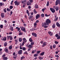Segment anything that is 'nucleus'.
Here are the masks:
<instances>
[{
  "mask_svg": "<svg viewBox=\"0 0 60 60\" xmlns=\"http://www.w3.org/2000/svg\"><path fill=\"white\" fill-rule=\"evenodd\" d=\"M47 25H49V23H51V21L49 19H47L45 21Z\"/></svg>",
  "mask_w": 60,
  "mask_h": 60,
  "instance_id": "nucleus-1",
  "label": "nucleus"
},
{
  "mask_svg": "<svg viewBox=\"0 0 60 60\" xmlns=\"http://www.w3.org/2000/svg\"><path fill=\"white\" fill-rule=\"evenodd\" d=\"M15 4V5H19L20 2H18L17 1H15L14 2Z\"/></svg>",
  "mask_w": 60,
  "mask_h": 60,
  "instance_id": "nucleus-2",
  "label": "nucleus"
},
{
  "mask_svg": "<svg viewBox=\"0 0 60 60\" xmlns=\"http://www.w3.org/2000/svg\"><path fill=\"white\" fill-rule=\"evenodd\" d=\"M50 10L52 13H54L55 12V10L53 8H50Z\"/></svg>",
  "mask_w": 60,
  "mask_h": 60,
  "instance_id": "nucleus-3",
  "label": "nucleus"
},
{
  "mask_svg": "<svg viewBox=\"0 0 60 60\" xmlns=\"http://www.w3.org/2000/svg\"><path fill=\"white\" fill-rule=\"evenodd\" d=\"M20 28H21V30L22 31H25V30H26V28H25V27H23L21 26H20Z\"/></svg>",
  "mask_w": 60,
  "mask_h": 60,
  "instance_id": "nucleus-4",
  "label": "nucleus"
},
{
  "mask_svg": "<svg viewBox=\"0 0 60 60\" xmlns=\"http://www.w3.org/2000/svg\"><path fill=\"white\" fill-rule=\"evenodd\" d=\"M56 5H57L58 4H60V0H57L56 3Z\"/></svg>",
  "mask_w": 60,
  "mask_h": 60,
  "instance_id": "nucleus-5",
  "label": "nucleus"
},
{
  "mask_svg": "<svg viewBox=\"0 0 60 60\" xmlns=\"http://www.w3.org/2000/svg\"><path fill=\"white\" fill-rule=\"evenodd\" d=\"M1 40L4 41H5L6 40V37H4L3 38H1Z\"/></svg>",
  "mask_w": 60,
  "mask_h": 60,
  "instance_id": "nucleus-6",
  "label": "nucleus"
},
{
  "mask_svg": "<svg viewBox=\"0 0 60 60\" xmlns=\"http://www.w3.org/2000/svg\"><path fill=\"white\" fill-rule=\"evenodd\" d=\"M27 1L26 0H24L22 2V3L23 4H26Z\"/></svg>",
  "mask_w": 60,
  "mask_h": 60,
  "instance_id": "nucleus-7",
  "label": "nucleus"
},
{
  "mask_svg": "<svg viewBox=\"0 0 60 60\" xmlns=\"http://www.w3.org/2000/svg\"><path fill=\"white\" fill-rule=\"evenodd\" d=\"M47 45V42H44L43 43V45H42V47H44L45 46Z\"/></svg>",
  "mask_w": 60,
  "mask_h": 60,
  "instance_id": "nucleus-8",
  "label": "nucleus"
},
{
  "mask_svg": "<svg viewBox=\"0 0 60 60\" xmlns=\"http://www.w3.org/2000/svg\"><path fill=\"white\" fill-rule=\"evenodd\" d=\"M32 34L33 36H34V37H37V34L35 33H32Z\"/></svg>",
  "mask_w": 60,
  "mask_h": 60,
  "instance_id": "nucleus-9",
  "label": "nucleus"
},
{
  "mask_svg": "<svg viewBox=\"0 0 60 60\" xmlns=\"http://www.w3.org/2000/svg\"><path fill=\"white\" fill-rule=\"evenodd\" d=\"M1 16L2 18H4L5 17L4 16V13H2L1 14Z\"/></svg>",
  "mask_w": 60,
  "mask_h": 60,
  "instance_id": "nucleus-10",
  "label": "nucleus"
},
{
  "mask_svg": "<svg viewBox=\"0 0 60 60\" xmlns=\"http://www.w3.org/2000/svg\"><path fill=\"white\" fill-rule=\"evenodd\" d=\"M47 26V24L45 22H44V23H42V26L44 27L45 26Z\"/></svg>",
  "mask_w": 60,
  "mask_h": 60,
  "instance_id": "nucleus-11",
  "label": "nucleus"
},
{
  "mask_svg": "<svg viewBox=\"0 0 60 60\" xmlns=\"http://www.w3.org/2000/svg\"><path fill=\"white\" fill-rule=\"evenodd\" d=\"M27 5H31V4H31L30 2V3L29 1L27 2Z\"/></svg>",
  "mask_w": 60,
  "mask_h": 60,
  "instance_id": "nucleus-12",
  "label": "nucleus"
},
{
  "mask_svg": "<svg viewBox=\"0 0 60 60\" xmlns=\"http://www.w3.org/2000/svg\"><path fill=\"white\" fill-rule=\"evenodd\" d=\"M22 50H20L18 52V54L19 55H21L22 54Z\"/></svg>",
  "mask_w": 60,
  "mask_h": 60,
  "instance_id": "nucleus-13",
  "label": "nucleus"
},
{
  "mask_svg": "<svg viewBox=\"0 0 60 60\" xmlns=\"http://www.w3.org/2000/svg\"><path fill=\"white\" fill-rule=\"evenodd\" d=\"M33 47V46L31 45H29L28 46V47L29 48H32Z\"/></svg>",
  "mask_w": 60,
  "mask_h": 60,
  "instance_id": "nucleus-14",
  "label": "nucleus"
},
{
  "mask_svg": "<svg viewBox=\"0 0 60 60\" xmlns=\"http://www.w3.org/2000/svg\"><path fill=\"white\" fill-rule=\"evenodd\" d=\"M40 17V16L39 15H37L36 16V19H38V18H39Z\"/></svg>",
  "mask_w": 60,
  "mask_h": 60,
  "instance_id": "nucleus-15",
  "label": "nucleus"
},
{
  "mask_svg": "<svg viewBox=\"0 0 60 60\" xmlns=\"http://www.w3.org/2000/svg\"><path fill=\"white\" fill-rule=\"evenodd\" d=\"M56 25L57 26H58V27H60V24H59V23L57 22L56 23Z\"/></svg>",
  "mask_w": 60,
  "mask_h": 60,
  "instance_id": "nucleus-16",
  "label": "nucleus"
},
{
  "mask_svg": "<svg viewBox=\"0 0 60 60\" xmlns=\"http://www.w3.org/2000/svg\"><path fill=\"white\" fill-rule=\"evenodd\" d=\"M19 41L20 42H21L22 41V38H19Z\"/></svg>",
  "mask_w": 60,
  "mask_h": 60,
  "instance_id": "nucleus-17",
  "label": "nucleus"
},
{
  "mask_svg": "<svg viewBox=\"0 0 60 60\" xmlns=\"http://www.w3.org/2000/svg\"><path fill=\"white\" fill-rule=\"evenodd\" d=\"M23 42L25 43L26 42V40L25 38H23Z\"/></svg>",
  "mask_w": 60,
  "mask_h": 60,
  "instance_id": "nucleus-18",
  "label": "nucleus"
},
{
  "mask_svg": "<svg viewBox=\"0 0 60 60\" xmlns=\"http://www.w3.org/2000/svg\"><path fill=\"white\" fill-rule=\"evenodd\" d=\"M4 51H5V52H8V49H7L6 48H5L4 49Z\"/></svg>",
  "mask_w": 60,
  "mask_h": 60,
  "instance_id": "nucleus-19",
  "label": "nucleus"
},
{
  "mask_svg": "<svg viewBox=\"0 0 60 60\" xmlns=\"http://www.w3.org/2000/svg\"><path fill=\"white\" fill-rule=\"evenodd\" d=\"M37 26V23H36V22H35L34 23V27H35V28H36V27Z\"/></svg>",
  "mask_w": 60,
  "mask_h": 60,
  "instance_id": "nucleus-20",
  "label": "nucleus"
},
{
  "mask_svg": "<svg viewBox=\"0 0 60 60\" xmlns=\"http://www.w3.org/2000/svg\"><path fill=\"white\" fill-rule=\"evenodd\" d=\"M38 5L37 4H36L35 6V8H36V9L38 8Z\"/></svg>",
  "mask_w": 60,
  "mask_h": 60,
  "instance_id": "nucleus-21",
  "label": "nucleus"
},
{
  "mask_svg": "<svg viewBox=\"0 0 60 60\" xmlns=\"http://www.w3.org/2000/svg\"><path fill=\"white\" fill-rule=\"evenodd\" d=\"M3 59L4 60H7L8 59V58L7 57H4L3 58Z\"/></svg>",
  "mask_w": 60,
  "mask_h": 60,
  "instance_id": "nucleus-22",
  "label": "nucleus"
},
{
  "mask_svg": "<svg viewBox=\"0 0 60 60\" xmlns=\"http://www.w3.org/2000/svg\"><path fill=\"white\" fill-rule=\"evenodd\" d=\"M36 51L35 50H32V54H34V53H35Z\"/></svg>",
  "mask_w": 60,
  "mask_h": 60,
  "instance_id": "nucleus-23",
  "label": "nucleus"
},
{
  "mask_svg": "<svg viewBox=\"0 0 60 60\" xmlns=\"http://www.w3.org/2000/svg\"><path fill=\"white\" fill-rule=\"evenodd\" d=\"M55 27H56V25L55 24H54L52 26V28H55Z\"/></svg>",
  "mask_w": 60,
  "mask_h": 60,
  "instance_id": "nucleus-24",
  "label": "nucleus"
},
{
  "mask_svg": "<svg viewBox=\"0 0 60 60\" xmlns=\"http://www.w3.org/2000/svg\"><path fill=\"white\" fill-rule=\"evenodd\" d=\"M34 14H36L37 13V11H36L35 10V9H34Z\"/></svg>",
  "mask_w": 60,
  "mask_h": 60,
  "instance_id": "nucleus-25",
  "label": "nucleus"
},
{
  "mask_svg": "<svg viewBox=\"0 0 60 60\" xmlns=\"http://www.w3.org/2000/svg\"><path fill=\"white\" fill-rule=\"evenodd\" d=\"M59 9V7L57 6H56V10L57 11Z\"/></svg>",
  "mask_w": 60,
  "mask_h": 60,
  "instance_id": "nucleus-26",
  "label": "nucleus"
},
{
  "mask_svg": "<svg viewBox=\"0 0 60 60\" xmlns=\"http://www.w3.org/2000/svg\"><path fill=\"white\" fill-rule=\"evenodd\" d=\"M32 17H33V16H30L29 17V19H32Z\"/></svg>",
  "mask_w": 60,
  "mask_h": 60,
  "instance_id": "nucleus-27",
  "label": "nucleus"
},
{
  "mask_svg": "<svg viewBox=\"0 0 60 60\" xmlns=\"http://www.w3.org/2000/svg\"><path fill=\"white\" fill-rule=\"evenodd\" d=\"M7 45V43L6 42L4 43V46L5 47Z\"/></svg>",
  "mask_w": 60,
  "mask_h": 60,
  "instance_id": "nucleus-28",
  "label": "nucleus"
},
{
  "mask_svg": "<svg viewBox=\"0 0 60 60\" xmlns=\"http://www.w3.org/2000/svg\"><path fill=\"white\" fill-rule=\"evenodd\" d=\"M45 52H42L41 54L40 55L41 56H43L44 54V53Z\"/></svg>",
  "mask_w": 60,
  "mask_h": 60,
  "instance_id": "nucleus-29",
  "label": "nucleus"
},
{
  "mask_svg": "<svg viewBox=\"0 0 60 60\" xmlns=\"http://www.w3.org/2000/svg\"><path fill=\"white\" fill-rule=\"evenodd\" d=\"M29 41L30 42H32L33 41V40L32 39V38H30L29 39Z\"/></svg>",
  "mask_w": 60,
  "mask_h": 60,
  "instance_id": "nucleus-30",
  "label": "nucleus"
},
{
  "mask_svg": "<svg viewBox=\"0 0 60 60\" xmlns=\"http://www.w3.org/2000/svg\"><path fill=\"white\" fill-rule=\"evenodd\" d=\"M10 30H11V31H12L13 30H14V29H13V27H11V28H10Z\"/></svg>",
  "mask_w": 60,
  "mask_h": 60,
  "instance_id": "nucleus-31",
  "label": "nucleus"
},
{
  "mask_svg": "<svg viewBox=\"0 0 60 60\" xmlns=\"http://www.w3.org/2000/svg\"><path fill=\"white\" fill-rule=\"evenodd\" d=\"M13 56H17V54H16V53H15V52H14L13 53Z\"/></svg>",
  "mask_w": 60,
  "mask_h": 60,
  "instance_id": "nucleus-32",
  "label": "nucleus"
},
{
  "mask_svg": "<svg viewBox=\"0 0 60 60\" xmlns=\"http://www.w3.org/2000/svg\"><path fill=\"white\" fill-rule=\"evenodd\" d=\"M12 39H13V38H12V37L11 35L10 37V40H12Z\"/></svg>",
  "mask_w": 60,
  "mask_h": 60,
  "instance_id": "nucleus-33",
  "label": "nucleus"
},
{
  "mask_svg": "<svg viewBox=\"0 0 60 60\" xmlns=\"http://www.w3.org/2000/svg\"><path fill=\"white\" fill-rule=\"evenodd\" d=\"M4 12L6 13L7 12V11L6 10V8H4Z\"/></svg>",
  "mask_w": 60,
  "mask_h": 60,
  "instance_id": "nucleus-34",
  "label": "nucleus"
},
{
  "mask_svg": "<svg viewBox=\"0 0 60 60\" xmlns=\"http://www.w3.org/2000/svg\"><path fill=\"white\" fill-rule=\"evenodd\" d=\"M38 55L37 54H34V57H36V56H38Z\"/></svg>",
  "mask_w": 60,
  "mask_h": 60,
  "instance_id": "nucleus-35",
  "label": "nucleus"
},
{
  "mask_svg": "<svg viewBox=\"0 0 60 60\" xmlns=\"http://www.w3.org/2000/svg\"><path fill=\"white\" fill-rule=\"evenodd\" d=\"M24 58H25V57L24 56H22L21 57V60H22V59H24Z\"/></svg>",
  "mask_w": 60,
  "mask_h": 60,
  "instance_id": "nucleus-36",
  "label": "nucleus"
},
{
  "mask_svg": "<svg viewBox=\"0 0 60 60\" xmlns=\"http://www.w3.org/2000/svg\"><path fill=\"white\" fill-rule=\"evenodd\" d=\"M56 45H53L52 47L53 48H56Z\"/></svg>",
  "mask_w": 60,
  "mask_h": 60,
  "instance_id": "nucleus-37",
  "label": "nucleus"
},
{
  "mask_svg": "<svg viewBox=\"0 0 60 60\" xmlns=\"http://www.w3.org/2000/svg\"><path fill=\"white\" fill-rule=\"evenodd\" d=\"M46 9H47L46 8H43L42 9V11L43 12H44V11L45 10H46Z\"/></svg>",
  "mask_w": 60,
  "mask_h": 60,
  "instance_id": "nucleus-38",
  "label": "nucleus"
},
{
  "mask_svg": "<svg viewBox=\"0 0 60 60\" xmlns=\"http://www.w3.org/2000/svg\"><path fill=\"white\" fill-rule=\"evenodd\" d=\"M34 42H31V45H34Z\"/></svg>",
  "mask_w": 60,
  "mask_h": 60,
  "instance_id": "nucleus-39",
  "label": "nucleus"
},
{
  "mask_svg": "<svg viewBox=\"0 0 60 60\" xmlns=\"http://www.w3.org/2000/svg\"><path fill=\"white\" fill-rule=\"evenodd\" d=\"M50 15H47V14H45V16L46 17H49V16H50Z\"/></svg>",
  "mask_w": 60,
  "mask_h": 60,
  "instance_id": "nucleus-40",
  "label": "nucleus"
},
{
  "mask_svg": "<svg viewBox=\"0 0 60 60\" xmlns=\"http://www.w3.org/2000/svg\"><path fill=\"white\" fill-rule=\"evenodd\" d=\"M9 49H12V46H10L9 47Z\"/></svg>",
  "mask_w": 60,
  "mask_h": 60,
  "instance_id": "nucleus-41",
  "label": "nucleus"
},
{
  "mask_svg": "<svg viewBox=\"0 0 60 60\" xmlns=\"http://www.w3.org/2000/svg\"><path fill=\"white\" fill-rule=\"evenodd\" d=\"M39 58L40 60H41V59H43V58H42V57L41 56H40L39 57Z\"/></svg>",
  "mask_w": 60,
  "mask_h": 60,
  "instance_id": "nucleus-42",
  "label": "nucleus"
},
{
  "mask_svg": "<svg viewBox=\"0 0 60 60\" xmlns=\"http://www.w3.org/2000/svg\"><path fill=\"white\" fill-rule=\"evenodd\" d=\"M0 27L1 28H3V25H1L0 26Z\"/></svg>",
  "mask_w": 60,
  "mask_h": 60,
  "instance_id": "nucleus-43",
  "label": "nucleus"
},
{
  "mask_svg": "<svg viewBox=\"0 0 60 60\" xmlns=\"http://www.w3.org/2000/svg\"><path fill=\"white\" fill-rule=\"evenodd\" d=\"M7 11H11V9H10L7 8Z\"/></svg>",
  "mask_w": 60,
  "mask_h": 60,
  "instance_id": "nucleus-44",
  "label": "nucleus"
},
{
  "mask_svg": "<svg viewBox=\"0 0 60 60\" xmlns=\"http://www.w3.org/2000/svg\"><path fill=\"white\" fill-rule=\"evenodd\" d=\"M41 15L42 17H44V14H42Z\"/></svg>",
  "mask_w": 60,
  "mask_h": 60,
  "instance_id": "nucleus-45",
  "label": "nucleus"
},
{
  "mask_svg": "<svg viewBox=\"0 0 60 60\" xmlns=\"http://www.w3.org/2000/svg\"><path fill=\"white\" fill-rule=\"evenodd\" d=\"M49 5V1H48L47 2V3L46 4V5L47 6H48Z\"/></svg>",
  "mask_w": 60,
  "mask_h": 60,
  "instance_id": "nucleus-46",
  "label": "nucleus"
},
{
  "mask_svg": "<svg viewBox=\"0 0 60 60\" xmlns=\"http://www.w3.org/2000/svg\"><path fill=\"white\" fill-rule=\"evenodd\" d=\"M9 8L10 9H12V8H13V6H10Z\"/></svg>",
  "mask_w": 60,
  "mask_h": 60,
  "instance_id": "nucleus-47",
  "label": "nucleus"
},
{
  "mask_svg": "<svg viewBox=\"0 0 60 60\" xmlns=\"http://www.w3.org/2000/svg\"><path fill=\"white\" fill-rule=\"evenodd\" d=\"M22 34H23V33L22 32H20L19 33V35H22Z\"/></svg>",
  "mask_w": 60,
  "mask_h": 60,
  "instance_id": "nucleus-48",
  "label": "nucleus"
},
{
  "mask_svg": "<svg viewBox=\"0 0 60 60\" xmlns=\"http://www.w3.org/2000/svg\"><path fill=\"white\" fill-rule=\"evenodd\" d=\"M57 39H60V36L59 35L57 38Z\"/></svg>",
  "mask_w": 60,
  "mask_h": 60,
  "instance_id": "nucleus-49",
  "label": "nucleus"
},
{
  "mask_svg": "<svg viewBox=\"0 0 60 60\" xmlns=\"http://www.w3.org/2000/svg\"><path fill=\"white\" fill-rule=\"evenodd\" d=\"M58 17H57L55 19V21H57V20H58Z\"/></svg>",
  "mask_w": 60,
  "mask_h": 60,
  "instance_id": "nucleus-50",
  "label": "nucleus"
},
{
  "mask_svg": "<svg viewBox=\"0 0 60 60\" xmlns=\"http://www.w3.org/2000/svg\"><path fill=\"white\" fill-rule=\"evenodd\" d=\"M55 44H57L58 43V42L57 41H55Z\"/></svg>",
  "mask_w": 60,
  "mask_h": 60,
  "instance_id": "nucleus-51",
  "label": "nucleus"
},
{
  "mask_svg": "<svg viewBox=\"0 0 60 60\" xmlns=\"http://www.w3.org/2000/svg\"><path fill=\"white\" fill-rule=\"evenodd\" d=\"M55 57H56L57 58H58V57H59V56H58V55H55Z\"/></svg>",
  "mask_w": 60,
  "mask_h": 60,
  "instance_id": "nucleus-52",
  "label": "nucleus"
},
{
  "mask_svg": "<svg viewBox=\"0 0 60 60\" xmlns=\"http://www.w3.org/2000/svg\"><path fill=\"white\" fill-rule=\"evenodd\" d=\"M26 49V48L25 47H23L22 49L23 50H25Z\"/></svg>",
  "mask_w": 60,
  "mask_h": 60,
  "instance_id": "nucleus-53",
  "label": "nucleus"
},
{
  "mask_svg": "<svg viewBox=\"0 0 60 60\" xmlns=\"http://www.w3.org/2000/svg\"><path fill=\"white\" fill-rule=\"evenodd\" d=\"M25 43H26L23 42L22 43V46H24V44H25Z\"/></svg>",
  "mask_w": 60,
  "mask_h": 60,
  "instance_id": "nucleus-54",
  "label": "nucleus"
},
{
  "mask_svg": "<svg viewBox=\"0 0 60 60\" xmlns=\"http://www.w3.org/2000/svg\"><path fill=\"white\" fill-rule=\"evenodd\" d=\"M4 22L5 23H7V21H6V20H4Z\"/></svg>",
  "mask_w": 60,
  "mask_h": 60,
  "instance_id": "nucleus-55",
  "label": "nucleus"
},
{
  "mask_svg": "<svg viewBox=\"0 0 60 60\" xmlns=\"http://www.w3.org/2000/svg\"><path fill=\"white\" fill-rule=\"evenodd\" d=\"M3 5V4L2 3H0V6H2Z\"/></svg>",
  "mask_w": 60,
  "mask_h": 60,
  "instance_id": "nucleus-56",
  "label": "nucleus"
},
{
  "mask_svg": "<svg viewBox=\"0 0 60 60\" xmlns=\"http://www.w3.org/2000/svg\"><path fill=\"white\" fill-rule=\"evenodd\" d=\"M59 36V35L57 34H56L55 35V36L56 37H58Z\"/></svg>",
  "mask_w": 60,
  "mask_h": 60,
  "instance_id": "nucleus-57",
  "label": "nucleus"
},
{
  "mask_svg": "<svg viewBox=\"0 0 60 60\" xmlns=\"http://www.w3.org/2000/svg\"><path fill=\"white\" fill-rule=\"evenodd\" d=\"M23 25L24 26H25H25H26V24L25 23H24L23 24Z\"/></svg>",
  "mask_w": 60,
  "mask_h": 60,
  "instance_id": "nucleus-58",
  "label": "nucleus"
},
{
  "mask_svg": "<svg viewBox=\"0 0 60 60\" xmlns=\"http://www.w3.org/2000/svg\"><path fill=\"white\" fill-rule=\"evenodd\" d=\"M29 1L30 3H32V2H33V0H29Z\"/></svg>",
  "mask_w": 60,
  "mask_h": 60,
  "instance_id": "nucleus-59",
  "label": "nucleus"
},
{
  "mask_svg": "<svg viewBox=\"0 0 60 60\" xmlns=\"http://www.w3.org/2000/svg\"><path fill=\"white\" fill-rule=\"evenodd\" d=\"M13 1L12 0L11 1V5H12V4H13Z\"/></svg>",
  "mask_w": 60,
  "mask_h": 60,
  "instance_id": "nucleus-60",
  "label": "nucleus"
},
{
  "mask_svg": "<svg viewBox=\"0 0 60 60\" xmlns=\"http://www.w3.org/2000/svg\"><path fill=\"white\" fill-rule=\"evenodd\" d=\"M56 6H54L53 7V8H54V9H56Z\"/></svg>",
  "mask_w": 60,
  "mask_h": 60,
  "instance_id": "nucleus-61",
  "label": "nucleus"
},
{
  "mask_svg": "<svg viewBox=\"0 0 60 60\" xmlns=\"http://www.w3.org/2000/svg\"><path fill=\"white\" fill-rule=\"evenodd\" d=\"M12 33V32H9V34H11Z\"/></svg>",
  "mask_w": 60,
  "mask_h": 60,
  "instance_id": "nucleus-62",
  "label": "nucleus"
},
{
  "mask_svg": "<svg viewBox=\"0 0 60 60\" xmlns=\"http://www.w3.org/2000/svg\"><path fill=\"white\" fill-rule=\"evenodd\" d=\"M5 55L4 54L2 56V57H5Z\"/></svg>",
  "mask_w": 60,
  "mask_h": 60,
  "instance_id": "nucleus-63",
  "label": "nucleus"
},
{
  "mask_svg": "<svg viewBox=\"0 0 60 60\" xmlns=\"http://www.w3.org/2000/svg\"><path fill=\"white\" fill-rule=\"evenodd\" d=\"M50 48L51 49H52V45H50Z\"/></svg>",
  "mask_w": 60,
  "mask_h": 60,
  "instance_id": "nucleus-64",
  "label": "nucleus"
}]
</instances>
